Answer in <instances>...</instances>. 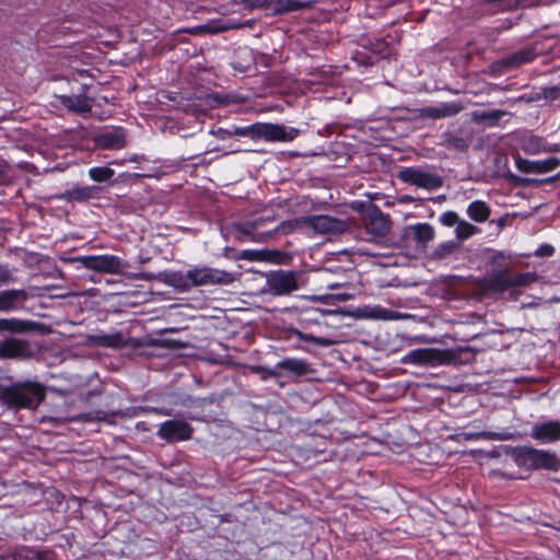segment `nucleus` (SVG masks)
<instances>
[{
  "label": "nucleus",
  "instance_id": "nucleus-57",
  "mask_svg": "<svg viewBox=\"0 0 560 560\" xmlns=\"http://www.w3.org/2000/svg\"><path fill=\"white\" fill-rule=\"evenodd\" d=\"M419 350H428V351H431V350H435L434 348H420Z\"/></svg>",
  "mask_w": 560,
  "mask_h": 560
},
{
  "label": "nucleus",
  "instance_id": "nucleus-44",
  "mask_svg": "<svg viewBox=\"0 0 560 560\" xmlns=\"http://www.w3.org/2000/svg\"><path fill=\"white\" fill-rule=\"evenodd\" d=\"M555 253V248L550 244H541L535 252L538 257H550Z\"/></svg>",
  "mask_w": 560,
  "mask_h": 560
},
{
  "label": "nucleus",
  "instance_id": "nucleus-46",
  "mask_svg": "<svg viewBox=\"0 0 560 560\" xmlns=\"http://www.w3.org/2000/svg\"><path fill=\"white\" fill-rule=\"evenodd\" d=\"M30 560H55L54 555L50 551L35 552L31 551Z\"/></svg>",
  "mask_w": 560,
  "mask_h": 560
},
{
  "label": "nucleus",
  "instance_id": "nucleus-56",
  "mask_svg": "<svg viewBox=\"0 0 560 560\" xmlns=\"http://www.w3.org/2000/svg\"><path fill=\"white\" fill-rule=\"evenodd\" d=\"M315 314H318L319 316H324L327 312L326 311H323V310H319V308H316L313 311Z\"/></svg>",
  "mask_w": 560,
  "mask_h": 560
},
{
  "label": "nucleus",
  "instance_id": "nucleus-17",
  "mask_svg": "<svg viewBox=\"0 0 560 560\" xmlns=\"http://www.w3.org/2000/svg\"><path fill=\"white\" fill-rule=\"evenodd\" d=\"M59 101L63 107L75 114L84 115L91 113L94 100L85 94L61 95Z\"/></svg>",
  "mask_w": 560,
  "mask_h": 560
},
{
  "label": "nucleus",
  "instance_id": "nucleus-48",
  "mask_svg": "<svg viewBox=\"0 0 560 560\" xmlns=\"http://www.w3.org/2000/svg\"><path fill=\"white\" fill-rule=\"evenodd\" d=\"M244 2L250 8H264L268 4L269 0H244Z\"/></svg>",
  "mask_w": 560,
  "mask_h": 560
},
{
  "label": "nucleus",
  "instance_id": "nucleus-38",
  "mask_svg": "<svg viewBox=\"0 0 560 560\" xmlns=\"http://www.w3.org/2000/svg\"><path fill=\"white\" fill-rule=\"evenodd\" d=\"M307 5L300 0H278L276 4V11L279 13L299 11Z\"/></svg>",
  "mask_w": 560,
  "mask_h": 560
},
{
  "label": "nucleus",
  "instance_id": "nucleus-5",
  "mask_svg": "<svg viewBox=\"0 0 560 560\" xmlns=\"http://www.w3.org/2000/svg\"><path fill=\"white\" fill-rule=\"evenodd\" d=\"M298 135L299 130L293 127L288 128L272 122H255L254 141L289 142L294 140Z\"/></svg>",
  "mask_w": 560,
  "mask_h": 560
},
{
  "label": "nucleus",
  "instance_id": "nucleus-39",
  "mask_svg": "<svg viewBox=\"0 0 560 560\" xmlns=\"http://www.w3.org/2000/svg\"><path fill=\"white\" fill-rule=\"evenodd\" d=\"M478 231V229L467 222V221H464V220H459L457 226H456V236L459 238V240H467L469 238L470 236H472L476 232Z\"/></svg>",
  "mask_w": 560,
  "mask_h": 560
},
{
  "label": "nucleus",
  "instance_id": "nucleus-43",
  "mask_svg": "<svg viewBox=\"0 0 560 560\" xmlns=\"http://www.w3.org/2000/svg\"><path fill=\"white\" fill-rule=\"evenodd\" d=\"M220 105H229L232 103H238L240 100L232 94H215L213 97Z\"/></svg>",
  "mask_w": 560,
  "mask_h": 560
},
{
  "label": "nucleus",
  "instance_id": "nucleus-26",
  "mask_svg": "<svg viewBox=\"0 0 560 560\" xmlns=\"http://www.w3.org/2000/svg\"><path fill=\"white\" fill-rule=\"evenodd\" d=\"M533 436L544 441H556L560 439V422L551 421L533 428Z\"/></svg>",
  "mask_w": 560,
  "mask_h": 560
},
{
  "label": "nucleus",
  "instance_id": "nucleus-51",
  "mask_svg": "<svg viewBox=\"0 0 560 560\" xmlns=\"http://www.w3.org/2000/svg\"><path fill=\"white\" fill-rule=\"evenodd\" d=\"M357 60L360 63L364 65V66H372L373 65V61H371L370 58L365 57V56L362 59H359V57H357Z\"/></svg>",
  "mask_w": 560,
  "mask_h": 560
},
{
  "label": "nucleus",
  "instance_id": "nucleus-18",
  "mask_svg": "<svg viewBox=\"0 0 560 560\" xmlns=\"http://www.w3.org/2000/svg\"><path fill=\"white\" fill-rule=\"evenodd\" d=\"M282 338L285 339L287 341L292 342L293 347L298 349L301 348L302 342L313 343L323 347L331 345V340L327 338L315 337L312 334H304L293 328L283 331Z\"/></svg>",
  "mask_w": 560,
  "mask_h": 560
},
{
  "label": "nucleus",
  "instance_id": "nucleus-30",
  "mask_svg": "<svg viewBox=\"0 0 560 560\" xmlns=\"http://www.w3.org/2000/svg\"><path fill=\"white\" fill-rule=\"evenodd\" d=\"M508 113L503 109H491L480 113H475V120L483 124L486 127L493 128L499 125L502 117Z\"/></svg>",
  "mask_w": 560,
  "mask_h": 560
},
{
  "label": "nucleus",
  "instance_id": "nucleus-36",
  "mask_svg": "<svg viewBox=\"0 0 560 560\" xmlns=\"http://www.w3.org/2000/svg\"><path fill=\"white\" fill-rule=\"evenodd\" d=\"M221 132L226 133L229 137L237 136V137H244L249 138L254 141V135H255V124L248 125V126H232L231 129L222 130Z\"/></svg>",
  "mask_w": 560,
  "mask_h": 560
},
{
  "label": "nucleus",
  "instance_id": "nucleus-31",
  "mask_svg": "<svg viewBox=\"0 0 560 560\" xmlns=\"http://www.w3.org/2000/svg\"><path fill=\"white\" fill-rule=\"evenodd\" d=\"M362 316L366 318H373V319H393L396 318L395 312L388 308H385L381 305H374L370 306L366 305L363 308L358 310Z\"/></svg>",
  "mask_w": 560,
  "mask_h": 560
},
{
  "label": "nucleus",
  "instance_id": "nucleus-28",
  "mask_svg": "<svg viewBox=\"0 0 560 560\" xmlns=\"http://www.w3.org/2000/svg\"><path fill=\"white\" fill-rule=\"evenodd\" d=\"M467 215L475 222H486L491 213V209L483 200H474L467 207Z\"/></svg>",
  "mask_w": 560,
  "mask_h": 560
},
{
  "label": "nucleus",
  "instance_id": "nucleus-1",
  "mask_svg": "<svg viewBox=\"0 0 560 560\" xmlns=\"http://www.w3.org/2000/svg\"><path fill=\"white\" fill-rule=\"evenodd\" d=\"M273 217H259L254 220L245 222H234L232 229L236 232L235 240L240 242L252 241L257 243H265L277 235H287L293 232L303 223V217L292 220H284L276 225L273 229L258 232V229L267 222L273 221Z\"/></svg>",
  "mask_w": 560,
  "mask_h": 560
},
{
  "label": "nucleus",
  "instance_id": "nucleus-45",
  "mask_svg": "<svg viewBox=\"0 0 560 560\" xmlns=\"http://www.w3.org/2000/svg\"><path fill=\"white\" fill-rule=\"evenodd\" d=\"M161 347L167 348V350H180L186 347L185 343H182L176 340L165 339L160 343Z\"/></svg>",
  "mask_w": 560,
  "mask_h": 560
},
{
  "label": "nucleus",
  "instance_id": "nucleus-3",
  "mask_svg": "<svg viewBox=\"0 0 560 560\" xmlns=\"http://www.w3.org/2000/svg\"><path fill=\"white\" fill-rule=\"evenodd\" d=\"M45 398V388L38 383L14 384L2 389L0 399L11 408L35 409Z\"/></svg>",
  "mask_w": 560,
  "mask_h": 560
},
{
  "label": "nucleus",
  "instance_id": "nucleus-41",
  "mask_svg": "<svg viewBox=\"0 0 560 560\" xmlns=\"http://www.w3.org/2000/svg\"><path fill=\"white\" fill-rule=\"evenodd\" d=\"M560 97V88L557 85L547 86L541 90V95H537L536 100L545 98L547 101H557Z\"/></svg>",
  "mask_w": 560,
  "mask_h": 560
},
{
  "label": "nucleus",
  "instance_id": "nucleus-8",
  "mask_svg": "<svg viewBox=\"0 0 560 560\" xmlns=\"http://www.w3.org/2000/svg\"><path fill=\"white\" fill-rule=\"evenodd\" d=\"M267 285L275 295H285L299 289L296 273L289 270L272 271L267 276Z\"/></svg>",
  "mask_w": 560,
  "mask_h": 560
},
{
  "label": "nucleus",
  "instance_id": "nucleus-52",
  "mask_svg": "<svg viewBox=\"0 0 560 560\" xmlns=\"http://www.w3.org/2000/svg\"><path fill=\"white\" fill-rule=\"evenodd\" d=\"M20 352H7V351H3V352H0V358H13L15 357V354H19Z\"/></svg>",
  "mask_w": 560,
  "mask_h": 560
},
{
  "label": "nucleus",
  "instance_id": "nucleus-59",
  "mask_svg": "<svg viewBox=\"0 0 560 560\" xmlns=\"http://www.w3.org/2000/svg\"><path fill=\"white\" fill-rule=\"evenodd\" d=\"M557 177H558V178H559V180H560V171L557 173Z\"/></svg>",
  "mask_w": 560,
  "mask_h": 560
},
{
  "label": "nucleus",
  "instance_id": "nucleus-29",
  "mask_svg": "<svg viewBox=\"0 0 560 560\" xmlns=\"http://www.w3.org/2000/svg\"><path fill=\"white\" fill-rule=\"evenodd\" d=\"M462 110V106L457 103H443L439 107H428L424 109L427 117L432 119H440L451 117L458 114Z\"/></svg>",
  "mask_w": 560,
  "mask_h": 560
},
{
  "label": "nucleus",
  "instance_id": "nucleus-7",
  "mask_svg": "<svg viewBox=\"0 0 560 560\" xmlns=\"http://www.w3.org/2000/svg\"><path fill=\"white\" fill-rule=\"evenodd\" d=\"M399 178L404 183L415 185L419 188L434 190L443 185V179L439 175L428 173L413 167H406L399 172Z\"/></svg>",
  "mask_w": 560,
  "mask_h": 560
},
{
  "label": "nucleus",
  "instance_id": "nucleus-25",
  "mask_svg": "<svg viewBox=\"0 0 560 560\" xmlns=\"http://www.w3.org/2000/svg\"><path fill=\"white\" fill-rule=\"evenodd\" d=\"M361 46L382 59L389 58L394 50L392 44L385 38H363Z\"/></svg>",
  "mask_w": 560,
  "mask_h": 560
},
{
  "label": "nucleus",
  "instance_id": "nucleus-35",
  "mask_svg": "<svg viewBox=\"0 0 560 560\" xmlns=\"http://www.w3.org/2000/svg\"><path fill=\"white\" fill-rule=\"evenodd\" d=\"M88 174L93 182L104 183L113 178L115 171L109 166H93Z\"/></svg>",
  "mask_w": 560,
  "mask_h": 560
},
{
  "label": "nucleus",
  "instance_id": "nucleus-11",
  "mask_svg": "<svg viewBox=\"0 0 560 560\" xmlns=\"http://www.w3.org/2000/svg\"><path fill=\"white\" fill-rule=\"evenodd\" d=\"M31 298L24 289H8L0 291V312H21L25 311L26 302Z\"/></svg>",
  "mask_w": 560,
  "mask_h": 560
},
{
  "label": "nucleus",
  "instance_id": "nucleus-53",
  "mask_svg": "<svg viewBox=\"0 0 560 560\" xmlns=\"http://www.w3.org/2000/svg\"><path fill=\"white\" fill-rule=\"evenodd\" d=\"M502 259H503V255H501V254L495 255V256L493 257V259H492V265H493V266H495V265H500V260H502Z\"/></svg>",
  "mask_w": 560,
  "mask_h": 560
},
{
  "label": "nucleus",
  "instance_id": "nucleus-16",
  "mask_svg": "<svg viewBox=\"0 0 560 560\" xmlns=\"http://www.w3.org/2000/svg\"><path fill=\"white\" fill-rule=\"evenodd\" d=\"M127 337L121 332H97L92 335H86L85 345L89 347H102V348H113L120 349L127 346Z\"/></svg>",
  "mask_w": 560,
  "mask_h": 560
},
{
  "label": "nucleus",
  "instance_id": "nucleus-19",
  "mask_svg": "<svg viewBox=\"0 0 560 560\" xmlns=\"http://www.w3.org/2000/svg\"><path fill=\"white\" fill-rule=\"evenodd\" d=\"M36 327L37 324L28 319H21L15 317L0 318V334H26L30 331H34Z\"/></svg>",
  "mask_w": 560,
  "mask_h": 560
},
{
  "label": "nucleus",
  "instance_id": "nucleus-24",
  "mask_svg": "<svg viewBox=\"0 0 560 560\" xmlns=\"http://www.w3.org/2000/svg\"><path fill=\"white\" fill-rule=\"evenodd\" d=\"M454 359V352H412L410 361L424 365L450 363Z\"/></svg>",
  "mask_w": 560,
  "mask_h": 560
},
{
  "label": "nucleus",
  "instance_id": "nucleus-2",
  "mask_svg": "<svg viewBox=\"0 0 560 560\" xmlns=\"http://www.w3.org/2000/svg\"><path fill=\"white\" fill-rule=\"evenodd\" d=\"M536 280L535 272H512L511 269L503 268L477 279L476 287L485 294H497L515 288H526Z\"/></svg>",
  "mask_w": 560,
  "mask_h": 560
},
{
  "label": "nucleus",
  "instance_id": "nucleus-55",
  "mask_svg": "<svg viewBox=\"0 0 560 560\" xmlns=\"http://www.w3.org/2000/svg\"><path fill=\"white\" fill-rule=\"evenodd\" d=\"M455 350H467V351H470V350H476V349L470 347V346H466V347H457Z\"/></svg>",
  "mask_w": 560,
  "mask_h": 560
},
{
  "label": "nucleus",
  "instance_id": "nucleus-22",
  "mask_svg": "<svg viewBox=\"0 0 560 560\" xmlns=\"http://www.w3.org/2000/svg\"><path fill=\"white\" fill-rule=\"evenodd\" d=\"M439 145L456 152H465L469 148V141L463 136L460 130L445 131L441 136Z\"/></svg>",
  "mask_w": 560,
  "mask_h": 560
},
{
  "label": "nucleus",
  "instance_id": "nucleus-15",
  "mask_svg": "<svg viewBox=\"0 0 560 560\" xmlns=\"http://www.w3.org/2000/svg\"><path fill=\"white\" fill-rule=\"evenodd\" d=\"M523 460L526 465L535 469H552L556 470L559 467V460L555 454L528 448L523 453Z\"/></svg>",
  "mask_w": 560,
  "mask_h": 560
},
{
  "label": "nucleus",
  "instance_id": "nucleus-9",
  "mask_svg": "<svg viewBox=\"0 0 560 560\" xmlns=\"http://www.w3.org/2000/svg\"><path fill=\"white\" fill-rule=\"evenodd\" d=\"M194 429L191 425L178 419L167 420L160 424L158 436L167 442L187 441L191 438Z\"/></svg>",
  "mask_w": 560,
  "mask_h": 560
},
{
  "label": "nucleus",
  "instance_id": "nucleus-23",
  "mask_svg": "<svg viewBox=\"0 0 560 560\" xmlns=\"http://www.w3.org/2000/svg\"><path fill=\"white\" fill-rule=\"evenodd\" d=\"M537 57V54L533 48H523L516 50L501 59L500 63L506 69L517 68L525 63L533 62Z\"/></svg>",
  "mask_w": 560,
  "mask_h": 560
},
{
  "label": "nucleus",
  "instance_id": "nucleus-33",
  "mask_svg": "<svg viewBox=\"0 0 560 560\" xmlns=\"http://www.w3.org/2000/svg\"><path fill=\"white\" fill-rule=\"evenodd\" d=\"M413 231V238L420 244H427L434 238V229L429 223H417L410 226Z\"/></svg>",
  "mask_w": 560,
  "mask_h": 560
},
{
  "label": "nucleus",
  "instance_id": "nucleus-14",
  "mask_svg": "<svg viewBox=\"0 0 560 560\" xmlns=\"http://www.w3.org/2000/svg\"><path fill=\"white\" fill-rule=\"evenodd\" d=\"M303 223L322 234L338 233L345 229L342 220L326 214L303 217Z\"/></svg>",
  "mask_w": 560,
  "mask_h": 560
},
{
  "label": "nucleus",
  "instance_id": "nucleus-42",
  "mask_svg": "<svg viewBox=\"0 0 560 560\" xmlns=\"http://www.w3.org/2000/svg\"><path fill=\"white\" fill-rule=\"evenodd\" d=\"M440 222L444 226L451 228V226H454L455 224H458L459 218H458L456 212H454V211H446V212H443L440 215Z\"/></svg>",
  "mask_w": 560,
  "mask_h": 560
},
{
  "label": "nucleus",
  "instance_id": "nucleus-20",
  "mask_svg": "<svg viewBox=\"0 0 560 560\" xmlns=\"http://www.w3.org/2000/svg\"><path fill=\"white\" fill-rule=\"evenodd\" d=\"M159 281L175 288L179 292H187L191 289L188 271H162L158 276Z\"/></svg>",
  "mask_w": 560,
  "mask_h": 560
},
{
  "label": "nucleus",
  "instance_id": "nucleus-49",
  "mask_svg": "<svg viewBox=\"0 0 560 560\" xmlns=\"http://www.w3.org/2000/svg\"><path fill=\"white\" fill-rule=\"evenodd\" d=\"M9 170V164L5 161L0 160V180H3L8 177Z\"/></svg>",
  "mask_w": 560,
  "mask_h": 560
},
{
  "label": "nucleus",
  "instance_id": "nucleus-12",
  "mask_svg": "<svg viewBox=\"0 0 560 560\" xmlns=\"http://www.w3.org/2000/svg\"><path fill=\"white\" fill-rule=\"evenodd\" d=\"M516 168L526 174H545L560 166V159L550 156L545 160L530 161L523 159L520 154L515 156Z\"/></svg>",
  "mask_w": 560,
  "mask_h": 560
},
{
  "label": "nucleus",
  "instance_id": "nucleus-4",
  "mask_svg": "<svg viewBox=\"0 0 560 560\" xmlns=\"http://www.w3.org/2000/svg\"><path fill=\"white\" fill-rule=\"evenodd\" d=\"M72 260L79 262L80 267L85 269L110 275H120L129 267L126 260L108 254L79 256L72 258Z\"/></svg>",
  "mask_w": 560,
  "mask_h": 560
},
{
  "label": "nucleus",
  "instance_id": "nucleus-27",
  "mask_svg": "<svg viewBox=\"0 0 560 560\" xmlns=\"http://www.w3.org/2000/svg\"><path fill=\"white\" fill-rule=\"evenodd\" d=\"M504 177L510 184H512L516 187H530V186H537V185H541V184H552V183H556L559 180V178L557 177V174H555L553 176H550L548 178H545V179H536V178L518 176V175L512 173L511 171H508V173L504 175Z\"/></svg>",
  "mask_w": 560,
  "mask_h": 560
},
{
  "label": "nucleus",
  "instance_id": "nucleus-50",
  "mask_svg": "<svg viewBox=\"0 0 560 560\" xmlns=\"http://www.w3.org/2000/svg\"><path fill=\"white\" fill-rule=\"evenodd\" d=\"M331 298H334L335 300H337L339 302H345L349 299V295L346 293H341V294H335Z\"/></svg>",
  "mask_w": 560,
  "mask_h": 560
},
{
  "label": "nucleus",
  "instance_id": "nucleus-40",
  "mask_svg": "<svg viewBox=\"0 0 560 560\" xmlns=\"http://www.w3.org/2000/svg\"><path fill=\"white\" fill-rule=\"evenodd\" d=\"M25 343L22 339L20 338H14V337H10V338H5L1 343H0V350H5V351H9V350H25Z\"/></svg>",
  "mask_w": 560,
  "mask_h": 560
},
{
  "label": "nucleus",
  "instance_id": "nucleus-13",
  "mask_svg": "<svg viewBox=\"0 0 560 560\" xmlns=\"http://www.w3.org/2000/svg\"><path fill=\"white\" fill-rule=\"evenodd\" d=\"M102 188L98 186H74L70 189H66L56 196L58 200L66 202H78L83 203L93 199L100 198Z\"/></svg>",
  "mask_w": 560,
  "mask_h": 560
},
{
  "label": "nucleus",
  "instance_id": "nucleus-10",
  "mask_svg": "<svg viewBox=\"0 0 560 560\" xmlns=\"http://www.w3.org/2000/svg\"><path fill=\"white\" fill-rule=\"evenodd\" d=\"M364 226L369 234L375 237H384L390 230L392 221L389 215L385 214L376 205H371L365 217Z\"/></svg>",
  "mask_w": 560,
  "mask_h": 560
},
{
  "label": "nucleus",
  "instance_id": "nucleus-54",
  "mask_svg": "<svg viewBox=\"0 0 560 560\" xmlns=\"http://www.w3.org/2000/svg\"><path fill=\"white\" fill-rule=\"evenodd\" d=\"M558 150V144H553L552 147L547 145V152H556Z\"/></svg>",
  "mask_w": 560,
  "mask_h": 560
},
{
  "label": "nucleus",
  "instance_id": "nucleus-47",
  "mask_svg": "<svg viewBox=\"0 0 560 560\" xmlns=\"http://www.w3.org/2000/svg\"><path fill=\"white\" fill-rule=\"evenodd\" d=\"M11 278L10 270L5 266L0 265V285L10 282Z\"/></svg>",
  "mask_w": 560,
  "mask_h": 560
},
{
  "label": "nucleus",
  "instance_id": "nucleus-34",
  "mask_svg": "<svg viewBox=\"0 0 560 560\" xmlns=\"http://www.w3.org/2000/svg\"><path fill=\"white\" fill-rule=\"evenodd\" d=\"M523 150L529 154L547 152V142L542 137L529 136L523 141Z\"/></svg>",
  "mask_w": 560,
  "mask_h": 560
},
{
  "label": "nucleus",
  "instance_id": "nucleus-58",
  "mask_svg": "<svg viewBox=\"0 0 560 560\" xmlns=\"http://www.w3.org/2000/svg\"><path fill=\"white\" fill-rule=\"evenodd\" d=\"M205 359L208 360V361H211V362H215V360L212 359V358H205Z\"/></svg>",
  "mask_w": 560,
  "mask_h": 560
},
{
  "label": "nucleus",
  "instance_id": "nucleus-21",
  "mask_svg": "<svg viewBox=\"0 0 560 560\" xmlns=\"http://www.w3.org/2000/svg\"><path fill=\"white\" fill-rule=\"evenodd\" d=\"M96 144L102 149H122L126 145V135L124 130H106L95 138Z\"/></svg>",
  "mask_w": 560,
  "mask_h": 560
},
{
  "label": "nucleus",
  "instance_id": "nucleus-37",
  "mask_svg": "<svg viewBox=\"0 0 560 560\" xmlns=\"http://www.w3.org/2000/svg\"><path fill=\"white\" fill-rule=\"evenodd\" d=\"M458 245L454 241H447L439 244L436 248L432 253L433 259H444L447 256L452 255L456 249Z\"/></svg>",
  "mask_w": 560,
  "mask_h": 560
},
{
  "label": "nucleus",
  "instance_id": "nucleus-32",
  "mask_svg": "<svg viewBox=\"0 0 560 560\" xmlns=\"http://www.w3.org/2000/svg\"><path fill=\"white\" fill-rule=\"evenodd\" d=\"M280 369L287 370L294 375H303L311 371L310 364L304 360L287 359L278 363Z\"/></svg>",
  "mask_w": 560,
  "mask_h": 560
},
{
  "label": "nucleus",
  "instance_id": "nucleus-6",
  "mask_svg": "<svg viewBox=\"0 0 560 560\" xmlns=\"http://www.w3.org/2000/svg\"><path fill=\"white\" fill-rule=\"evenodd\" d=\"M188 277L190 278L191 288L210 284H230L234 281V276L231 272L211 267L189 269Z\"/></svg>",
  "mask_w": 560,
  "mask_h": 560
}]
</instances>
